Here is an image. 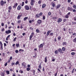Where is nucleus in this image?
<instances>
[{
    "instance_id": "obj_32",
    "label": "nucleus",
    "mask_w": 76,
    "mask_h": 76,
    "mask_svg": "<svg viewBox=\"0 0 76 76\" xmlns=\"http://www.w3.org/2000/svg\"><path fill=\"white\" fill-rule=\"evenodd\" d=\"M35 71L34 70H33V75H35Z\"/></svg>"
},
{
    "instance_id": "obj_41",
    "label": "nucleus",
    "mask_w": 76,
    "mask_h": 76,
    "mask_svg": "<svg viewBox=\"0 0 76 76\" xmlns=\"http://www.w3.org/2000/svg\"><path fill=\"white\" fill-rule=\"evenodd\" d=\"M16 46L17 48L18 47H19V44H16Z\"/></svg>"
},
{
    "instance_id": "obj_33",
    "label": "nucleus",
    "mask_w": 76,
    "mask_h": 76,
    "mask_svg": "<svg viewBox=\"0 0 76 76\" xmlns=\"http://www.w3.org/2000/svg\"><path fill=\"white\" fill-rule=\"evenodd\" d=\"M73 7L74 8V9H76V5H74L73 6Z\"/></svg>"
},
{
    "instance_id": "obj_14",
    "label": "nucleus",
    "mask_w": 76,
    "mask_h": 76,
    "mask_svg": "<svg viewBox=\"0 0 76 76\" xmlns=\"http://www.w3.org/2000/svg\"><path fill=\"white\" fill-rule=\"evenodd\" d=\"M46 6V5L45 4H42V8L43 9H44V8H45V7Z\"/></svg>"
},
{
    "instance_id": "obj_16",
    "label": "nucleus",
    "mask_w": 76,
    "mask_h": 76,
    "mask_svg": "<svg viewBox=\"0 0 76 76\" xmlns=\"http://www.w3.org/2000/svg\"><path fill=\"white\" fill-rule=\"evenodd\" d=\"M61 5L60 4H58V5L56 6V9H58V8H60Z\"/></svg>"
},
{
    "instance_id": "obj_24",
    "label": "nucleus",
    "mask_w": 76,
    "mask_h": 76,
    "mask_svg": "<svg viewBox=\"0 0 76 76\" xmlns=\"http://www.w3.org/2000/svg\"><path fill=\"white\" fill-rule=\"evenodd\" d=\"M12 7L11 6L9 7L8 9L9 10H12Z\"/></svg>"
},
{
    "instance_id": "obj_35",
    "label": "nucleus",
    "mask_w": 76,
    "mask_h": 76,
    "mask_svg": "<svg viewBox=\"0 0 76 76\" xmlns=\"http://www.w3.org/2000/svg\"><path fill=\"white\" fill-rule=\"evenodd\" d=\"M43 20H45V15H43V18H42Z\"/></svg>"
},
{
    "instance_id": "obj_1",
    "label": "nucleus",
    "mask_w": 76,
    "mask_h": 76,
    "mask_svg": "<svg viewBox=\"0 0 76 76\" xmlns=\"http://www.w3.org/2000/svg\"><path fill=\"white\" fill-rule=\"evenodd\" d=\"M26 64L25 62H23L22 63V66H23V68H26Z\"/></svg>"
},
{
    "instance_id": "obj_5",
    "label": "nucleus",
    "mask_w": 76,
    "mask_h": 76,
    "mask_svg": "<svg viewBox=\"0 0 76 76\" xmlns=\"http://www.w3.org/2000/svg\"><path fill=\"white\" fill-rule=\"evenodd\" d=\"M6 34H10V33H11V31L10 30H8L7 31H5Z\"/></svg>"
},
{
    "instance_id": "obj_63",
    "label": "nucleus",
    "mask_w": 76,
    "mask_h": 76,
    "mask_svg": "<svg viewBox=\"0 0 76 76\" xmlns=\"http://www.w3.org/2000/svg\"><path fill=\"white\" fill-rule=\"evenodd\" d=\"M66 19H64V20H63L64 22H66Z\"/></svg>"
},
{
    "instance_id": "obj_54",
    "label": "nucleus",
    "mask_w": 76,
    "mask_h": 76,
    "mask_svg": "<svg viewBox=\"0 0 76 76\" xmlns=\"http://www.w3.org/2000/svg\"><path fill=\"white\" fill-rule=\"evenodd\" d=\"M72 11L73 12H76V10L75 9H74L72 10Z\"/></svg>"
},
{
    "instance_id": "obj_19",
    "label": "nucleus",
    "mask_w": 76,
    "mask_h": 76,
    "mask_svg": "<svg viewBox=\"0 0 76 76\" xmlns=\"http://www.w3.org/2000/svg\"><path fill=\"white\" fill-rule=\"evenodd\" d=\"M10 37V35H9L6 38V40L7 41H8V38H9Z\"/></svg>"
},
{
    "instance_id": "obj_25",
    "label": "nucleus",
    "mask_w": 76,
    "mask_h": 76,
    "mask_svg": "<svg viewBox=\"0 0 76 76\" xmlns=\"http://www.w3.org/2000/svg\"><path fill=\"white\" fill-rule=\"evenodd\" d=\"M62 51H64L66 50V48H65L63 47L62 48Z\"/></svg>"
},
{
    "instance_id": "obj_44",
    "label": "nucleus",
    "mask_w": 76,
    "mask_h": 76,
    "mask_svg": "<svg viewBox=\"0 0 76 76\" xmlns=\"http://www.w3.org/2000/svg\"><path fill=\"white\" fill-rule=\"evenodd\" d=\"M21 22V20H19L18 21V23H20Z\"/></svg>"
},
{
    "instance_id": "obj_29",
    "label": "nucleus",
    "mask_w": 76,
    "mask_h": 76,
    "mask_svg": "<svg viewBox=\"0 0 76 76\" xmlns=\"http://www.w3.org/2000/svg\"><path fill=\"white\" fill-rule=\"evenodd\" d=\"M1 76H5L4 75V73H2L1 74Z\"/></svg>"
},
{
    "instance_id": "obj_28",
    "label": "nucleus",
    "mask_w": 76,
    "mask_h": 76,
    "mask_svg": "<svg viewBox=\"0 0 76 76\" xmlns=\"http://www.w3.org/2000/svg\"><path fill=\"white\" fill-rule=\"evenodd\" d=\"M58 51L59 52H61L62 51V50L61 48H59L58 49Z\"/></svg>"
},
{
    "instance_id": "obj_20",
    "label": "nucleus",
    "mask_w": 76,
    "mask_h": 76,
    "mask_svg": "<svg viewBox=\"0 0 76 76\" xmlns=\"http://www.w3.org/2000/svg\"><path fill=\"white\" fill-rule=\"evenodd\" d=\"M61 36H59L58 37V40H59V41H60V40L61 39Z\"/></svg>"
},
{
    "instance_id": "obj_2",
    "label": "nucleus",
    "mask_w": 76,
    "mask_h": 76,
    "mask_svg": "<svg viewBox=\"0 0 76 76\" xmlns=\"http://www.w3.org/2000/svg\"><path fill=\"white\" fill-rule=\"evenodd\" d=\"M21 16H22V13H19L17 17L18 19H20V18H21Z\"/></svg>"
},
{
    "instance_id": "obj_21",
    "label": "nucleus",
    "mask_w": 76,
    "mask_h": 76,
    "mask_svg": "<svg viewBox=\"0 0 76 76\" xmlns=\"http://www.w3.org/2000/svg\"><path fill=\"white\" fill-rule=\"evenodd\" d=\"M6 73L7 75H9V74H10V72L9 71H6Z\"/></svg>"
},
{
    "instance_id": "obj_8",
    "label": "nucleus",
    "mask_w": 76,
    "mask_h": 76,
    "mask_svg": "<svg viewBox=\"0 0 76 76\" xmlns=\"http://www.w3.org/2000/svg\"><path fill=\"white\" fill-rule=\"evenodd\" d=\"M62 21V19L61 18H59L57 22H58V23H60V22H61Z\"/></svg>"
},
{
    "instance_id": "obj_31",
    "label": "nucleus",
    "mask_w": 76,
    "mask_h": 76,
    "mask_svg": "<svg viewBox=\"0 0 76 76\" xmlns=\"http://www.w3.org/2000/svg\"><path fill=\"white\" fill-rule=\"evenodd\" d=\"M39 69H41V68H42V67L41 66V64H40V65H39Z\"/></svg>"
},
{
    "instance_id": "obj_56",
    "label": "nucleus",
    "mask_w": 76,
    "mask_h": 76,
    "mask_svg": "<svg viewBox=\"0 0 76 76\" xmlns=\"http://www.w3.org/2000/svg\"><path fill=\"white\" fill-rule=\"evenodd\" d=\"M1 31H2V32H3V31H4V28H2L1 30Z\"/></svg>"
},
{
    "instance_id": "obj_45",
    "label": "nucleus",
    "mask_w": 76,
    "mask_h": 76,
    "mask_svg": "<svg viewBox=\"0 0 76 76\" xmlns=\"http://www.w3.org/2000/svg\"><path fill=\"white\" fill-rule=\"evenodd\" d=\"M19 51H24V50L22 49H20L19 50Z\"/></svg>"
},
{
    "instance_id": "obj_60",
    "label": "nucleus",
    "mask_w": 76,
    "mask_h": 76,
    "mask_svg": "<svg viewBox=\"0 0 76 76\" xmlns=\"http://www.w3.org/2000/svg\"><path fill=\"white\" fill-rule=\"evenodd\" d=\"M31 35H32L33 36V35H34V33L33 32H32L31 33Z\"/></svg>"
},
{
    "instance_id": "obj_11",
    "label": "nucleus",
    "mask_w": 76,
    "mask_h": 76,
    "mask_svg": "<svg viewBox=\"0 0 76 76\" xmlns=\"http://www.w3.org/2000/svg\"><path fill=\"white\" fill-rule=\"evenodd\" d=\"M43 45H44V43H43V44H41L39 46V48H42V47H43Z\"/></svg>"
},
{
    "instance_id": "obj_51",
    "label": "nucleus",
    "mask_w": 76,
    "mask_h": 76,
    "mask_svg": "<svg viewBox=\"0 0 76 76\" xmlns=\"http://www.w3.org/2000/svg\"><path fill=\"white\" fill-rule=\"evenodd\" d=\"M0 48H1V50H3V45L0 46Z\"/></svg>"
},
{
    "instance_id": "obj_64",
    "label": "nucleus",
    "mask_w": 76,
    "mask_h": 76,
    "mask_svg": "<svg viewBox=\"0 0 76 76\" xmlns=\"http://www.w3.org/2000/svg\"><path fill=\"white\" fill-rule=\"evenodd\" d=\"M74 19L75 20H76V17H74Z\"/></svg>"
},
{
    "instance_id": "obj_40",
    "label": "nucleus",
    "mask_w": 76,
    "mask_h": 76,
    "mask_svg": "<svg viewBox=\"0 0 76 76\" xmlns=\"http://www.w3.org/2000/svg\"><path fill=\"white\" fill-rule=\"evenodd\" d=\"M75 71V68H74L73 70H72V73H73Z\"/></svg>"
},
{
    "instance_id": "obj_47",
    "label": "nucleus",
    "mask_w": 76,
    "mask_h": 76,
    "mask_svg": "<svg viewBox=\"0 0 76 76\" xmlns=\"http://www.w3.org/2000/svg\"><path fill=\"white\" fill-rule=\"evenodd\" d=\"M50 35L51 36H53V33H51L50 34Z\"/></svg>"
},
{
    "instance_id": "obj_58",
    "label": "nucleus",
    "mask_w": 76,
    "mask_h": 76,
    "mask_svg": "<svg viewBox=\"0 0 76 76\" xmlns=\"http://www.w3.org/2000/svg\"><path fill=\"white\" fill-rule=\"evenodd\" d=\"M12 60V57L11 56L10 58V60Z\"/></svg>"
},
{
    "instance_id": "obj_38",
    "label": "nucleus",
    "mask_w": 76,
    "mask_h": 76,
    "mask_svg": "<svg viewBox=\"0 0 76 76\" xmlns=\"http://www.w3.org/2000/svg\"><path fill=\"white\" fill-rule=\"evenodd\" d=\"M19 64V61H17L16 63H15V65H18V64Z\"/></svg>"
},
{
    "instance_id": "obj_7",
    "label": "nucleus",
    "mask_w": 76,
    "mask_h": 76,
    "mask_svg": "<svg viewBox=\"0 0 76 76\" xmlns=\"http://www.w3.org/2000/svg\"><path fill=\"white\" fill-rule=\"evenodd\" d=\"M35 3V1L34 0H31V6H33L34 5V4Z\"/></svg>"
},
{
    "instance_id": "obj_55",
    "label": "nucleus",
    "mask_w": 76,
    "mask_h": 76,
    "mask_svg": "<svg viewBox=\"0 0 76 76\" xmlns=\"http://www.w3.org/2000/svg\"><path fill=\"white\" fill-rule=\"evenodd\" d=\"M25 3L26 4H27L28 3V0H26V1H25Z\"/></svg>"
},
{
    "instance_id": "obj_22",
    "label": "nucleus",
    "mask_w": 76,
    "mask_h": 76,
    "mask_svg": "<svg viewBox=\"0 0 76 76\" xmlns=\"http://www.w3.org/2000/svg\"><path fill=\"white\" fill-rule=\"evenodd\" d=\"M39 17H40V16L39 14H37L36 15V18H39Z\"/></svg>"
},
{
    "instance_id": "obj_43",
    "label": "nucleus",
    "mask_w": 76,
    "mask_h": 76,
    "mask_svg": "<svg viewBox=\"0 0 76 76\" xmlns=\"http://www.w3.org/2000/svg\"><path fill=\"white\" fill-rule=\"evenodd\" d=\"M20 72V73H23V71H22L21 70H20V71H19V72Z\"/></svg>"
},
{
    "instance_id": "obj_10",
    "label": "nucleus",
    "mask_w": 76,
    "mask_h": 76,
    "mask_svg": "<svg viewBox=\"0 0 76 76\" xmlns=\"http://www.w3.org/2000/svg\"><path fill=\"white\" fill-rule=\"evenodd\" d=\"M42 22V21L40 20H38L37 21V23L38 24H41Z\"/></svg>"
},
{
    "instance_id": "obj_17",
    "label": "nucleus",
    "mask_w": 76,
    "mask_h": 76,
    "mask_svg": "<svg viewBox=\"0 0 76 76\" xmlns=\"http://www.w3.org/2000/svg\"><path fill=\"white\" fill-rule=\"evenodd\" d=\"M45 63H47V57L46 56L45 58Z\"/></svg>"
},
{
    "instance_id": "obj_52",
    "label": "nucleus",
    "mask_w": 76,
    "mask_h": 76,
    "mask_svg": "<svg viewBox=\"0 0 76 76\" xmlns=\"http://www.w3.org/2000/svg\"><path fill=\"white\" fill-rule=\"evenodd\" d=\"M51 12H49L48 13V15H49V16H50V15H51Z\"/></svg>"
},
{
    "instance_id": "obj_30",
    "label": "nucleus",
    "mask_w": 76,
    "mask_h": 76,
    "mask_svg": "<svg viewBox=\"0 0 76 76\" xmlns=\"http://www.w3.org/2000/svg\"><path fill=\"white\" fill-rule=\"evenodd\" d=\"M71 54L72 56H74L75 55V52H72L71 53Z\"/></svg>"
},
{
    "instance_id": "obj_37",
    "label": "nucleus",
    "mask_w": 76,
    "mask_h": 76,
    "mask_svg": "<svg viewBox=\"0 0 76 76\" xmlns=\"http://www.w3.org/2000/svg\"><path fill=\"white\" fill-rule=\"evenodd\" d=\"M27 71H30V68H26Z\"/></svg>"
},
{
    "instance_id": "obj_6",
    "label": "nucleus",
    "mask_w": 76,
    "mask_h": 76,
    "mask_svg": "<svg viewBox=\"0 0 76 76\" xmlns=\"http://www.w3.org/2000/svg\"><path fill=\"white\" fill-rule=\"evenodd\" d=\"M68 10H69V11H71V12H72L73 9H72V7H68Z\"/></svg>"
},
{
    "instance_id": "obj_12",
    "label": "nucleus",
    "mask_w": 76,
    "mask_h": 76,
    "mask_svg": "<svg viewBox=\"0 0 76 76\" xmlns=\"http://www.w3.org/2000/svg\"><path fill=\"white\" fill-rule=\"evenodd\" d=\"M18 3H15L13 7V8H16V7H17V6H18Z\"/></svg>"
},
{
    "instance_id": "obj_49",
    "label": "nucleus",
    "mask_w": 76,
    "mask_h": 76,
    "mask_svg": "<svg viewBox=\"0 0 76 76\" xmlns=\"http://www.w3.org/2000/svg\"><path fill=\"white\" fill-rule=\"evenodd\" d=\"M18 52H19V51H18V50H16L15 51V53H17V54H18Z\"/></svg>"
},
{
    "instance_id": "obj_62",
    "label": "nucleus",
    "mask_w": 76,
    "mask_h": 76,
    "mask_svg": "<svg viewBox=\"0 0 76 76\" xmlns=\"http://www.w3.org/2000/svg\"><path fill=\"white\" fill-rule=\"evenodd\" d=\"M1 26H4V23H1Z\"/></svg>"
},
{
    "instance_id": "obj_42",
    "label": "nucleus",
    "mask_w": 76,
    "mask_h": 76,
    "mask_svg": "<svg viewBox=\"0 0 76 76\" xmlns=\"http://www.w3.org/2000/svg\"><path fill=\"white\" fill-rule=\"evenodd\" d=\"M11 64H11L12 66H14V65L15 64V62L12 63Z\"/></svg>"
},
{
    "instance_id": "obj_36",
    "label": "nucleus",
    "mask_w": 76,
    "mask_h": 76,
    "mask_svg": "<svg viewBox=\"0 0 76 76\" xmlns=\"http://www.w3.org/2000/svg\"><path fill=\"white\" fill-rule=\"evenodd\" d=\"M38 3L39 4H41V0H39L38 2Z\"/></svg>"
},
{
    "instance_id": "obj_46",
    "label": "nucleus",
    "mask_w": 76,
    "mask_h": 76,
    "mask_svg": "<svg viewBox=\"0 0 76 76\" xmlns=\"http://www.w3.org/2000/svg\"><path fill=\"white\" fill-rule=\"evenodd\" d=\"M53 19H57V18L56 17H53Z\"/></svg>"
},
{
    "instance_id": "obj_9",
    "label": "nucleus",
    "mask_w": 76,
    "mask_h": 76,
    "mask_svg": "<svg viewBox=\"0 0 76 76\" xmlns=\"http://www.w3.org/2000/svg\"><path fill=\"white\" fill-rule=\"evenodd\" d=\"M51 31H52L49 30L48 31L47 33V36H48V35H49V34H50V33L51 32Z\"/></svg>"
},
{
    "instance_id": "obj_13",
    "label": "nucleus",
    "mask_w": 76,
    "mask_h": 76,
    "mask_svg": "<svg viewBox=\"0 0 76 76\" xmlns=\"http://www.w3.org/2000/svg\"><path fill=\"white\" fill-rule=\"evenodd\" d=\"M21 9V7L20 5H19L18 7H17V9L18 10H20Z\"/></svg>"
},
{
    "instance_id": "obj_57",
    "label": "nucleus",
    "mask_w": 76,
    "mask_h": 76,
    "mask_svg": "<svg viewBox=\"0 0 76 76\" xmlns=\"http://www.w3.org/2000/svg\"><path fill=\"white\" fill-rule=\"evenodd\" d=\"M27 67L28 68L30 67H31V65H29V64H28L27 65Z\"/></svg>"
},
{
    "instance_id": "obj_26",
    "label": "nucleus",
    "mask_w": 76,
    "mask_h": 76,
    "mask_svg": "<svg viewBox=\"0 0 76 76\" xmlns=\"http://www.w3.org/2000/svg\"><path fill=\"white\" fill-rule=\"evenodd\" d=\"M37 33H39V30L38 29H36V31Z\"/></svg>"
},
{
    "instance_id": "obj_50",
    "label": "nucleus",
    "mask_w": 76,
    "mask_h": 76,
    "mask_svg": "<svg viewBox=\"0 0 76 76\" xmlns=\"http://www.w3.org/2000/svg\"><path fill=\"white\" fill-rule=\"evenodd\" d=\"M0 46L1 45H3V44H2V42L1 41H0Z\"/></svg>"
},
{
    "instance_id": "obj_3",
    "label": "nucleus",
    "mask_w": 76,
    "mask_h": 76,
    "mask_svg": "<svg viewBox=\"0 0 76 76\" xmlns=\"http://www.w3.org/2000/svg\"><path fill=\"white\" fill-rule=\"evenodd\" d=\"M24 8L25 10H29V7L28 5H25L24 7Z\"/></svg>"
},
{
    "instance_id": "obj_23",
    "label": "nucleus",
    "mask_w": 76,
    "mask_h": 76,
    "mask_svg": "<svg viewBox=\"0 0 76 76\" xmlns=\"http://www.w3.org/2000/svg\"><path fill=\"white\" fill-rule=\"evenodd\" d=\"M32 37H33V36H32V35H31L30 36L29 40H31V39H32Z\"/></svg>"
},
{
    "instance_id": "obj_4",
    "label": "nucleus",
    "mask_w": 76,
    "mask_h": 76,
    "mask_svg": "<svg viewBox=\"0 0 76 76\" xmlns=\"http://www.w3.org/2000/svg\"><path fill=\"white\" fill-rule=\"evenodd\" d=\"M51 5H52V7H55V6H56V4H55V2H54V1L50 3Z\"/></svg>"
},
{
    "instance_id": "obj_53",
    "label": "nucleus",
    "mask_w": 76,
    "mask_h": 76,
    "mask_svg": "<svg viewBox=\"0 0 76 76\" xmlns=\"http://www.w3.org/2000/svg\"><path fill=\"white\" fill-rule=\"evenodd\" d=\"M39 15L40 16H41V15H42V12H40L39 14Z\"/></svg>"
},
{
    "instance_id": "obj_15",
    "label": "nucleus",
    "mask_w": 76,
    "mask_h": 76,
    "mask_svg": "<svg viewBox=\"0 0 76 76\" xmlns=\"http://www.w3.org/2000/svg\"><path fill=\"white\" fill-rule=\"evenodd\" d=\"M1 6H3V5H4V1H1Z\"/></svg>"
},
{
    "instance_id": "obj_59",
    "label": "nucleus",
    "mask_w": 76,
    "mask_h": 76,
    "mask_svg": "<svg viewBox=\"0 0 76 76\" xmlns=\"http://www.w3.org/2000/svg\"><path fill=\"white\" fill-rule=\"evenodd\" d=\"M54 41H55V42H56V41H57V40L56 39V38H55V39H54Z\"/></svg>"
},
{
    "instance_id": "obj_34",
    "label": "nucleus",
    "mask_w": 76,
    "mask_h": 76,
    "mask_svg": "<svg viewBox=\"0 0 76 76\" xmlns=\"http://www.w3.org/2000/svg\"><path fill=\"white\" fill-rule=\"evenodd\" d=\"M58 53V50H56L55 51V54H57Z\"/></svg>"
},
{
    "instance_id": "obj_39",
    "label": "nucleus",
    "mask_w": 76,
    "mask_h": 76,
    "mask_svg": "<svg viewBox=\"0 0 76 76\" xmlns=\"http://www.w3.org/2000/svg\"><path fill=\"white\" fill-rule=\"evenodd\" d=\"M65 18H69V15H67L65 16Z\"/></svg>"
},
{
    "instance_id": "obj_61",
    "label": "nucleus",
    "mask_w": 76,
    "mask_h": 76,
    "mask_svg": "<svg viewBox=\"0 0 76 76\" xmlns=\"http://www.w3.org/2000/svg\"><path fill=\"white\" fill-rule=\"evenodd\" d=\"M70 15V12H68L67 14V15Z\"/></svg>"
},
{
    "instance_id": "obj_48",
    "label": "nucleus",
    "mask_w": 76,
    "mask_h": 76,
    "mask_svg": "<svg viewBox=\"0 0 76 76\" xmlns=\"http://www.w3.org/2000/svg\"><path fill=\"white\" fill-rule=\"evenodd\" d=\"M17 38L16 37H15L13 39V41H16V39H17Z\"/></svg>"
},
{
    "instance_id": "obj_18",
    "label": "nucleus",
    "mask_w": 76,
    "mask_h": 76,
    "mask_svg": "<svg viewBox=\"0 0 76 76\" xmlns=\"http://www.w3.org/2000/svg\"><path fill=\"white\" fill-rule=\"evenodd\" d=\"M63 45H67V42H64L62 44Z\"/></svg>"
},
{
    "instance_id": "obj_27",
    "label": "nucleus",
    "mask_w": 76,
    "mask_h": 76,
    "mask_svg": "<svg viewBox=\"0 0 76 76\" xmlns=\"http://www.w3.org/2000/svg\"><path fill=\"white\" fill-rule=\"evenodd\" d=\"M28 18V17H26L24 18V21H25L26 19H27Z\"/></svg>"
}]
</instances>
